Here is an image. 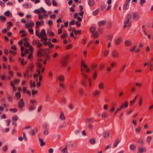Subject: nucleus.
Segmentation results:
<instances>
[{"instance_id":"f257e3e1","label":"nucleus","mask_w":153,"mask_h":153,"mask_svg":"<svg viewBox=\"0 0 153 153\" xmlns=\"http://www.w3.org/2000/svg\"><path fill=\"white\" fill-rule=\"evenodd\" d=\"M131 14H128L125 19V22H124V27L125 28L126 27H129L131 25V22L130 21V20L131 18Z\"/></svg>"},{"instance_id":"f03ea898","label":"nucleus","mask_w":153,"mask_h":153,"mask_svg":"<svg viewBox=\"0 0 153 153\" xmlns=\"http://www.w3.org/2000/svg\"><path fill=\"white\" fill-rule=\"evenodd\" d=\"M42 63L39 62V81L42 79V76L40 75L41 72H43L45 70V67L42 68Z\"/></svg>"},{"instance_id":"7ed1b4c3","label":"nucleus","mask_w":153,"mask_h":153,"mask_svg":"<svg viewBox=\"0 0 153 153\" xmlns=\"http://www.w3.org/2000/svg\"><path fill=\"white\" fill-rule=\"evenodd\" d=\"M36 102V101L35 100H31L30 101V103L29 105V109L30 110H33L35 108V106L34 105Z\"/></svg>"},{"instance_id":"20e7f679","label":"nucleus","mask_w":153,"mask_h":153,"mask_svg":"<svg viewBox=\"0 0 153 153\" xmlns=\"http://www.w3.org/2000/svg\"><path fill=\"white\" fill-rule=\"evenodd\" d=\"M119 55V53L117 50H114L111 52V55L114 58H118Z\"/></svg>"},{"instance_id":"39448f33","label":"nucleus","mask_w":153,"mask_h":153,"mask_svg":"<svg viewBox=\"0 0 153 153\" xmlns=\"http://www.w3.org/2000/svg\"><path fill=\"white\" fill-rule=\"evenodd\" d=\"M128 101H126L124 102L121 105L120 107V108H118V111H121L123 108H126L128 107Z\"/></svg>"},{"instance_id":"423d86ee","label":"nucleus","mask_w":153,"mask_h":153,"mask_svg":"<svg viewBox=\"0 0 153 153\" xmlns=\"http://www.w3.org/2000/svg\"><path fill=\"white\" fill-rule=\"evenodd\" d=\"M46 11L42 7H40L39 9V14L42 13L43 14V16H48V15L46 14Z\"/></svg>"},{"instance_id":"0eeeda50","label":"nucleus","mask_w":153,"mask_h":153,"mask_svg":"<svg viewBox=\"0 0 153 153\" xmlns=\"http://www.w3.org/2000/svg\"><path fill=\"white\" fill-rule=\"evenodd\" d=\"M139 14L137 12L133 13V18L134 20L137 21L139 19Z\"/></svg>"},{"instance_id":"6e6552de","label":"nucleus","mask_w":153,"mask_h":153,"mask_svg":"<svg viewBox=\"0 0 153 153\" xmlns=\"http://www.w3.org/2000/svg\"><path fill=\"white\" fill-rule=\"evenodd\" d=\"M37 132V129L36 128L35 130L34 129H31L29 132V133L31 136H34Z\"/></svg>"},{"instance_id":"1a4fd4ad","label":"nucleus","mask_w":153,"mask_h":153,"mask_svg":"<svg viewBox=\"0 0 153 153\" xmlns=\"http://www.w3.org/2000/svg\"><path fill=\"white\" fill-rule=\"evenodd\" d=\"M34 25V23L32 22H27L25 24V27L27 28H30Z\"/></svg>"},{"instance_id":"9d476101","label":"nucleus","mask_w":153,"mask_h":153,"mask_svg":"<svg viewBox=\"0 0 153 153\" xmlns=\"http://www.w3.org/2000/svg\"><path fill=\"white\" fill-rule=\"evenodd\" d=\"M18 105L19 108H22L24 105V103L23 102V100L21 99L20 101L19 102Z\"/></svg>"},{"instance_id":"9b49d317","label":"nucleus","mask_w":153,"mask_h":153,"mask_svg":"<svg viewBox=\"0 0 153 153\" xmlns=\"http://www.w3.org/2000/svg\"><path fill=\"white\" fill-rule=\"evenodd\" d=\"M43 36H46V35L45 33V30L44 29H43L41 30V32L40 33H39V38H40Z\"/></svg>"},{"instance_id":"f8f14e48","label":"nucleus","mask_w":153,"mask_h":153,"mask_svg":"<svg viewBox=\"0 0 153 153\" xmlns=\"http://www.w3.org/2000/svg\"><path fill=\"white\" fill-rule=\"evenodd\" d=\"M122 41V39L121 37L117 38L115 41V43L117 45H119Z\"/></svg>"},{"instance_id":"ddd939ff","label":"nucleus","mask_w":153,"mask_h":153,"mask_svg":"<svg viewBox=\"0 0 153 153\" xmlns=\"http://www.w3.org/2000/svg\"><path fill=\"white\" fill-rule=\"evenodd\" d=\"M23 139H24L25 141H26L27 140V138L25 132L23 133V136L22 137H20L18 138V140L20 141H22Z\"/></svg>"},{"instance_id":"4468645a","label":"nucleus","mask_w":153,"mask_h":153,"mask_svg":"<svg viewBox=\"0 0 153 153\" xmlns=\"http://www.w3.org/2000/svg\"><path fill=\"white\" fill-rule=\"evenodd\" d=\"M131 41L129 40H126L125 42V44L126 46H129L132 45Z\"/></svg>"},{"instance_id":"2eb2a0df","label":"nucleus","mask_w":153,"mask_h":153,"mask_svg":"<svg viewBox=\"0 0 153 153\" xmlns=\"http://www.w3.org/2000/svg\"><path fill=\"white\" fill-rule=\"evenodd\" d=\"M45 100L46 102L49 101L51 100L50 96L49 94H45Z\"/></svg>"},{"instance_id":"dca6fc26","label":"nucleus","mask_w":153,"mask_h":153,"mask_svg":"<svg viewBox=\"0 0 153 153\" xmlns=\"http://www.w3.org/2000/svg\"><path fill=\"white\" fill-rule=\"evenodd\" d=\"M138 150L139 151L137 152V153H142L143 152H146V150L145 148H140V147H138Z\"/></svg>"},{"instance_id":"f3484780","label":"nucleus","mask_w":153,"mask_h":153,"mask_svg":"<svg viewBox=\"0 0 153 153\" xmlns=\"http://www.w3.org/2000/svg\"><path fill=\"white\" fill-rule=\"evenodd\" d=\"M10 85L12 86L13 92H15L17 89V87H15V85L14 84V82H13V81H11L10 82Z\"/></svg>"},{"instance_id":"a211bd4d","label":"nucleus","mask_w":153,"mask_h":153,"mask_svg":"<svg viewBox=\"0 0 153 153\" xmlns=\"http://www.w3.org/2000/svg\"><path fill=\"white\" fill-rule=\"evenodd\" d=\"M92 35L93 37L95 38H98L99 36L98 33L96 31L92 33Z\"/></svg>"},{"instance_id":"6ab92c4d","label":"nucleus","mask_w":153,"mask_h":153,"mask_svg":"<svg viewBox=\"0 0 153 153\" xmlns=\"http://www.w3.org/2000/svg\"><path fill=\"white\" fill-rule=\"evenodd\" d=\"M106 23V21L103 20L100 21L98 23V25L100 26H101L104 25Z\"/></svg>"},{"instance_id":"aec40b11","label":"nucleus","mask_w":153,"mask_h":153,"mask_svg":"<svg viewBox=\"0 0 153 153\" xmlns=\"http://www.w3.org/2000/svg\"><path fill=\"white\" fill-rule=\"evenodd\" d=\"M57 79H58L61 82H63L64 80V77L63 75H61L59 76L58 78H57Z\"/></svg>"},{"instance_id":"412c9836","label":"nucleus","mask_w":153,"mask_h":153,"mask_svg":"<svg viewBox=\"0 0 153 153\" xmlns=\"http://www.w3.org/2000/svg\"><path fill=\"white\" fill-rule=\"evenodd\" d=\"M110 135V132L109 131H105L104 135H103V137L104 138H108Z\"/></svg>"},{"instance_id":"4be33fe9","label":"nucleus","mask_w":153,"mask_h":153,"mask_svg":"<svg viewBox=\"0 0 153 153\" xmlns=\"http://www.w3.org/2000/svg\"><path fill=\"white\" fill-rule=\"evenodd\" d=\"M23 6L25 8H31L32 5L30 3H26L24 4H23Z\"/></svg>"},{"instance_id":"5701e85b","label":"nucleus","mask_w":153,"mask_h":153,"mask_svg":"<svg viewBox=\"0 0 153 153\" xmlns=\"http://www.w3.org/2000/svg\"><path fill=\"white\" fill-rule=\"evenodd\" d=\"M36 84L35 82L33 81L32 80H30V87L31 88L32 87H35Z\"/></svg>"},{"instance_id":"b1692460","label":"nucleus","mask_w":153,"mask_h":153,"mask_svg":"<svg viewBox=\"0 0 153 153\" xmlns=\"http://www.w3.org/2000/svg\"><path fill=\"white\" fill-rule=\"evenodd\" d=\"M88 3L90 6H92L94 4V0H88Z\"/></svg>"},{"instance_id":"393cba45","label":"nucleus","mask_w":153,"mask_h":153,"mask_svg":"<svg viewBox=\"0 0 153 153\" xmlns=\"http://www.w3.org/2000/svg\"><path fill=\"white\" fill-rule=\"evenodd\" d=\"M61 64L63 66H66L67 64V62L65 59H63L61 61Z\"/></svg>"},{"instance_id":"a878e982","label":"nucleus","mask_w":153,"mask_h":153,"mask_svg":"<svg viewBox=\"0 0 153 153\" xmlns=\"http://www.w3.org/2000/svg\"><path fill=\"white\" fill-rule=\"evenodd\" d=\"M39 141L40 143V145L41 146H44L45 145V143L44 142L42 138H39Z\"/></svg>"},{"instance_id":"bb28decb","label":"nucleus","mask_w":153,"mask_h":153,"mask_svg":"<svg viewBox=\"0 0 153 153\" xmlns=\"http://www.w3.org/2000/svg\"><path fill=\"white\" fill-rule=\"evenodd\" d=\"M100 93V91L97 90H96L93 93V95L94 97L98 96L99 95Z\"/></svg>"},{"instance_id":"cd10ccee","label":"nucleus","mask_w":153,"mask_h":153,"mask_svg":"<svg viewBox=\"0 0 153 153\" xmlns=\"http://www.w3.org/2000/svg\"><path fill=\"white\" fill-rule=\"evenodd\" d=\"M73 31L74 32L75 34L76 35L78 34H80L81 33V31L80 30H76L74 28L73 29Z\"/></svg>"},{"instance_id":"c85d7f7f","label":"nucleus","mask_w":153,"mask_h":153,"mask_svg":"<svg viewBox=\"0 0 153 153\" xmlns=\"http://www.w3.org/2000/svg\"><path fill=\"white\" fill-rule=\"evenodd\" d=\"M59 118L61 120H65V117L63 113L62 112L60 114Z\"/></svg>"},{"instance_id":"c756f323","label":"nucleus","mask_w":153,"mask_h":153,"mask_svg":"<svg viewBox=\"0 0 153 153\" xmlns=\"http://www.w3.org/2000/svg\"><path fill=\"white\" fill-rule=\"evenodd\" d=\"M120 140L118 139H117L114 143V148L116 147L118 144V143H120Z\"/></svg>"},{"instance_id":"7c9ffc66","label":"nucleus","mask_w":153,"mask_h":153,"mask_svg":"<svg viewBox=\"0 0 153 153\" xmlns=\"http://www.w3.org/2000/svg\"><path fill=\"white\" fill-rule=\"evenodd\" d=\"M49 131L48 128H46L44 130L43 133L44 135H47Z\"/></svg>"},{"instance_id":"2f4dec72","label":"nucleus","mask_w":153,"mask_h":153,"mask_svg":"<svg viewBox=\"0 0 153 153\" xmlns=\"http://www.w3.org/2000/svg\"><path fill=\"white\" fill-rule=\"evenodd\" d=\"M109 52V50L108 49H106L104 52V55L105 56H107Z\"/></svg>"},{"instance_id":"473e14b6","label":"nucleus","mask_w":153,"mask_h":153,"mask_svg":"<svg viewBox=\"0 0 153 153\" xmlns=\"http://www.w3.org/2000/svg\"><path fill=\"white\" fill-rule=\"evenodd\" d=\"M89 142L91 144H94L95 143V140L94 138H92L89 140Z\"/></svg>"},{"instance_id":"72a5a7b5","label":"nucleus","mask_w":153,"mask_h":153,"mask_svg":"<svg viewBox=\"0 0 153 153\" xmlns=\"http://www.w3.org/2000/svg\"><path fill=\"white\" fill-rule=\"evenodd\" d=\"M102 118H107L108 117V114L105 113H103L101 116Z\"/></svg>"},{"instance_id":"f704fd0d","label":"nucleus","mask_w":153,"mask_h":153,"mask_svg":"<svg viewBox=\"0 0 153 153\" xmlns=\"http://www.w3.org/2000/svg\"><path fill=\"white\" fill-rule=\"evenodd\" d=\"M137 143L140 144L141 146H142L144 144L143 140L142 139H139Z\"/></svg>"},{"instance_id":"c9c22d12","label":"nucleus","mask_w":153,"mask_h":153,"mask_svg":"<svg viewBox=\"0 0 153 153\" xmlns=\"http://www.w3.org/2000/svg\"><path fill=\"white\" fill-rule=\"evenodd\" d=\"M99 88L100 89H103L104 88V84L102 82H101L99 84Z\"/></svg>"},{"instance_id":"e433bc0d","label":"nucleus","mask_w":153,"mask_h":153,"mask_svg":"<svg viewBox=\"0 0 153 153\" xmlns=\"http://www.w3.org/2000/svg\"><path fill=\"white\" fill-rule=\"evenodd\" d=\"M4 14L5 16H10V15L11 16H12V14L11 13L10 14V13L9 10H7L6 12H4Z\"/></svg>"},{"instance_id":"4c0bfd02","label":"nucleus","mask_w":153,"mask_h":153,"mask_svg":"<svg viewBox=\"0 0 153 153\" xmlns=\"http://www.w3.org/2000/svg\"><path fill=\"white\" fill-rule=\"evenodd\" d=\"M143 98L141 96L140 97L139 102V105L140 106L142 105Z\"/></svg>"},{"instance_id":"58836bf2","label":"nucleus","mask_w":153,"mask_h":153,"mask_svg":"<svg viewBox=\"0 0 153 153\" xmlns=\"http://www.w3.org/2000/svg\"><path fill=\"white\" fill-rule=\"evenodd\" d=\"M97 77V72L95 71H94L93 76V79L94 80H95Z\"/></svg>"},{"instance_id":"ea45409f","label":"nucleus","mask_w":153,"mask_h":153,"mask_svg":"<svg viewBox=\"0 0 153 153\" xmlns=\"http://www.w3.org/2000/svg\"><path fill=\"white\" fill-rule=\"evenodd\" d=\"M33 44L36 45L37 47H38V40H34L33 41Z\"/></svg>"},{"instance_id":"a19ab883","label":"nucleus","mask_w":153,"mask_h":153,"mask_svg":"<svg viewBox=\"0 0 153 153\" xmlns=\"http://www.w3.org/2000/svg\"><path fill=\"white\" fill-rule=\"evenodd\" d=\"M96 29V28L95 27H94V26L92 27L90 29V31L92 33L96 31H95Z\"/></svg>"},{"instance_id":"79ce46f5","label":"nucleus","mask_w":153,"mask_h":153,"mask_svg":"<svg viewBox=\"0 0 153 153\" xmlns=\"http://www.w3.org/2000/svg\"><path fill=\"white\" fill-rule=\"evenodd\" d=\"M152 139V137H151L148 136L146 139V141L149 144H150Z\"/></svg>"},{"instance_id":"37998d69","label":"nucleus","mask_w":153,"mask_h":153,"mask_svg":"<svg viewBox=\"0 0 153 153\" xmlns=\"http://www.w3.org/2000/svg\"><path fill=\"white\" fill-rule=\"evenodd\" d=\"M135 147L136 146L134 144H131L130 146V148L131 150L133 151L135 149Z\"/></svg>"},{"instance_id":"c03bdc74","label":"nucleus","mask_w":153,"mask_h":153,"mask_svg":"<svg viewBox=\"0 0 153 153\" xmlns=\"http://www.w3.org/2000/svg\"><path fill=\"white\" fill-rule=\"evenodd\" d=\"M8 149V146L7 145H5L4 146L3 148V151L4 152H6L7 151Z\"/></svg>"},{"instance_id":"a18cd8bd","label":"nucleus","mask_w":153,"mask_h":153,"mask_svg":"<svg viewBox=\"0 0 153 153\" xmlns=\"http://www.w3.org/2000/svg\"><path fill=\"white\" fill-rule=\"evenodd\" d=\"M47 33L49 36H54V33L52 32L51 30H48Z\"/></svg>"},{"instance_id":"49530a36","label":"nucleus","mask_w":153,"mask_h":153,"mask_svg":"<svg viewBox=\"0 0 153 153\" xmlns=\"http://www.w3.org/2000/svg\"><path fill=\"white\" fill-rule=\"evenodd\" d=\"M61 152L62 153H68V152L67 151V148L66 147L65 148L61 150Z\"/></svg>"},{"instance_id":"de8ad7c7","label":"nucleus","mask_w":153,"mask_h":153,"mask_svg":"<svg viewBox=\"0 0 153 153\" xmlns=\"http://www.w3.org/2000/svg\"><path fill=\"white\" fill-rule=\"evenodd\" d=\"M34 66L33 64H31L28 66V68L31 71H32L34 68Z\"/></svg>"},{"instance_id":"09e8293b","label":"nucleus","mask_w":153,"mask_h":153,"mask_svg":"<svg viewBox=\"0 0 153 153\" xmlns=\"http://www.w3.org/2000/svg\"><path fill=\"white\" fill-rule=\"evenodd\" d=\"M16 99L17 100L19 99L21 97V95L20 93H17L16 94Z\"/></svg>"},{"instance_id":"8fccbe9b","label":"nucleus","mask_w":153,"mask_h":153,"mask_svg":"<svg viewBox=\"0 0 153 153\" xmlns=\"http://www.w3.org/2000/svg\"><path fill=\"white\" fill-rule=\"evenodd\" d=\"M107 37L109 41H111L113 39V36L112 35H109L107 36Z\"/></svg>"},{"instance_id":"3c124183","label":"nucleus","mask_w":153,"mask_h":153,"mask_svg":"<svg viewBox=\"0 0 153 153\" xmlns=\"http://www.w3.org/2000/svg\"><path fill=\"white\" fill-rule=\"evenodd\" d=\"M128 4L126 3L124 5V9L126 10L128 8Z\"/></svg>"},{"instance_id":"603ef678","label":"nucleus","mask_w":153,"mask_h":153,"mask_svg":"<svg viewBox=\"0 0 153 153\" xmlns=\"http://www.w3.org/2000/svg\"><path fill=\"white\" fill-rule=\"evenodd\" d=\"M86 121L87 122H93L94 121V120L92 118H87L86 119Z\"/></svg>"},{"instance_id":"864d4df0","label":"nucleus","mask_w":153,"mask_h":153,"mask_svg":"<svg viewBox=\"0 0 153 153\" xmlns=\"http://www.w3.org/2000/svg\"><path fill=\"white\" fill-rule=\"evenodd\" d=\"M82 84L83 86L86 87L87 86V84L86 83L84 79H83L82 80Z\"/></svg>"},{"instance_id":"5fc2aeb1","label":"nucleus","mask_w":153,"mask_h":153,"mask_svg":"<svg viewBox=\"0 0 153 153\" xmlns=\"http://www.w3.org/2000/svg\"><path fill=\"white\" fill-rule=\"evenodd\" d=\"M0 19L1 21H4L6 19V18L4 16H0Z\"/></svg>"},{"instance_id":"6e6d98bb","label":"nucleus","mask_w":153,"mask_h":153,"mask_svg":"<svg viewBox=\"0 0 153 153\" xmlns=\"http://www.w3.org/2000/svg\"><path fill=\"white\" fill-rule=\"evenodd\" d=\"M99 12V10H97L93 12V14L94 16H96L98 13Z\"/></svg>"},{"instance_id":"4d7b16f0","label":"nucleus","mask_w":153,"mask_h":153,"mask_svg":"<svg viewBox=\"0 0 153 153\" xmlns=\"http://www.w3.org/2000/svg\"><path fill=\"white\" fill-rule=\"evenodd\" d=\"M18 117L17 116H13L12 117V119L13 120L16 121L18 120Z\"/></svg>"},{"instance_id":"13d9d810","label":"nucleus","mask_w":153,"mask_h":153,"mask_svg":"<svg viewBox=\"0 0 153 153\" xmlns=\"http://www.w3.org/2000/svg\"><path fill=\"white\" fill-rule=\"evenodd\" d=\"M59 86L60 88L61 89H62L65 88V85L62 82H60L59 83Z\"/></svg>"},{"instance_id":"bf43d9fd","label":"nucleus","mask_w":153,"mask_h":153,"mask_svg":"<svg viewBox=\"0 0 153 153\" xmlns=\"http://www.w3.org/2000/svg\"><path fill=\"white\" fill-rule=\"evenodd\" d=\"M98 30L101 33H102L103 32V29L102 28L100 27H98Z\"/></svg>"},{"instance_id":"052dcab7","label":"nucleus","mask_w":153,"mask_h":153,"mask_svg":"<svg viewBox=\"0 0 153 153\" xmlns=\"http://www.w3.org/2000/svg\"><path fill=\"white\" fill-rule=\"evenodd\" d=\"M68 107L71 110H72L74 108V107L73 105L71 103H70L68 104Z\"/></svg>"},{"instance_id":"680f3d73","label":"nucleus","mask_w":153,"mask_h":153,"mask_svg":"<svg viewBox=\"0 0 153 153\" xmlns=\"http://www.w3.org/2000/svg\"><path fill=\"white\" fill-rule=\"evenodd\" d=\"M68 34L67 33H65V34H63L61 36V38L62 39H64L65 38L66 36H67Z\"/></svg>"},{"instance_id":"e2e57ef3","label":"nucleus","mask_w":153,"mask_h":153,"mask_svg":"<svg viewBox=\"0 0 153 153\" xmlns=\"http://www.w3.org/2000/svg\"><path fill=\"white\" fill-rule=\"evenodd\" d=\"M9 53L12 55H15L16 54V53L12 50H10L9 51Z\"/></svg>"},{"instance_id":"0e129e2a","label":"nucleus","mask_w":153,"mask_h":153,"mask_svg":"<svg viewBox=\"0 0 153 153\" xmlns=\"http://www.w3.org/2000/svg\"><path fill=\"white\" fill-rule=\"evenodd\" d=\"M10 111L11 112H15L17 111V109L16 108H11L10 109Z\"/></svg>"},{"instance_id":"69168bd1","label":"nucleus","mask_w":153,"mask_h":153,"mask_svg":"<svg viewBox=\"0 0 153 153\" xmlns=\"http://www.w3.org/2000/svg\"><path fill=\"white\" fill-rule=\"evenodd\" d=\"M149 65V70L151 71H153V65L152 64H150V65Z\"/></svg>"},{"instance_id":"338daca9","label":"nucleus","mask_w":153,"mask_h":153,"mask_svg":"<svg viewBox=\"0 0 153 153\" xmlns=\"http://www.w3.org/2000/svg\"><path fill=\"white\" fill-rule=\"evenodd\" d=\"M141 129V127L140 126H139L136 129V131L137 133H139Z\"/></svg>"},{"instance_id":"774afa93","label":"nucleus","mask_w":153,"mask_h":153,"mask_svg":"<svg viewBox=\"0 0 153 153\" xmlns=\"http://www.w3.org/2000/svg\"><path fill=\"white\" fill-rule=\"evenodd\" d=\"M72 47V45L71 44H70L66 46V48L67 49H70Z\"/></svg>"}]
</instances>
